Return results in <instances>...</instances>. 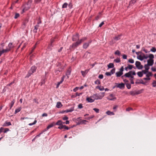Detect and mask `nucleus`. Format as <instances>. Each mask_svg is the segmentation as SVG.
I'll list each match as a JSON object with an SVG mask.
<instances>
[{
  "instance_id": "f257e3e1",
  "label": "nucleus",
  "mask_w": 156,
  "mask_h": 156,
  "mask_svg": "<svg viewBox=\"0 0 156 156\" xmlns=\"http://www.w3.org/2000/svg\"><path fill=\"white\" fill-rule=\"evenodd\" d=\"M37 68L36 67L34 66H32L29 71L28 73L26 76L25 78H29L33 73L35 72Z\"/></svg>"
},
{
  "instance_id": "f03ea898",
  "label": "nucleus",
  "mask_w": 156,
  "mask_h": 156,
  "mask_svg": "<svg viewBox=\"0 0 156 156\" xmlns=\"http://www.w3.org/2000/svg\"><path fill=\"white\" fill-rule=\"evenodd\" d=\"M136 73L134 71H130L129 72L125 73L124 74V75L122 76L121 77V78L122 79H123L124 77H129L131 75H136Z\"/></svg>"
},
{
  "instance_id": "7ed1b4c3",
  "label": "nucleus",
  "mask_w": 156,
  "mask_h": 156,
  "mask_svg": "<svg viewBox=\"0 0 156 156\" xmlns=\"http://www.w3.org/2000/svg\"><path fill=\"white\" fill-rule=\"evenodd\" d=\"M80 44V42L78 41L76 42L73 43L72 45H70L69 47V49L70 50H71L72 49L74 50L75 48H76Z\"/></svg>"
},
{
  "instance_id": "20e7f679",
  "label": "nucleus",
  "mask_w": 156,
  "mask_h": 156,
  "mask_svg": "<svg viewBox=\"0 0 156 156\" xmlns=\"http://www.w3.org/2000/svg\"><path fill=\"white\" fill-rule=\"evenodd\" d=\"M124 71V68L123 66L121 67L119 72H117L115 75L117 77H119L121 76L123 74V71Z\"/></svg>"
},
{
  "instance_id": "39448f33",
  "label": "nucleus",
  "mask_w": 156,
  "mask_h": 156,
  "mask_svg": "<svg viewBox=\"0 0 156 156\" xmlns=\"http://www.w3.org/2000/svg\"><path fill=\"white\" fill-rule=\"evenodd\" d=\"M135 65L136 67L138 69H142L143 67V65H141L140 62L138 61H136V62Z\"/></svg>"
},
{
  "instance_id": "423d86ee",
  "label": "nucleus",
  "mask_w": 156,
  "mask_h": 156,
  "mask_svg": "<svg viewBox=\"0 0 156 156\" xmlns=\"http://www.w3.org/2000/svg\"><path fill=\"white\" fill-rule=\"evenodd\" d=\"M115 85H116L114 87H116L121 89L125 87V85L123 83H115Z\"/></svg>"
},
{
  "instance_id": "0eeeda50",
  "label": "nucleus",
  "mask_w": 156,
  "mask_h": 156,
  "mask_svg": "<svg viewBox=\"0 0 156 156\" xmlns=\"http://www.w3.org/2000/svg\"><path fill=\"white\" fill-rule=\"evenodd\" d=\"M79 34H76L75 35H73L72 38V41H79Z\"/></svg>"
},
{
  "instance_id": "6e6552de",
  "label": "nucleus",
  "mask_w": 156,
  "mask_h": 156,
  "mask_svg": "<svg viewBox=\"0 0 156 156\" xmlns=\"http://www.w3.org/2000/svg\"><path fill=\"white\" fill-rule=\"evenodd\" d=\"M116 98L114 97L113 94H111L107 97V99L109 100L113 101L116 99Z\"/></svg>"
},
{
  "instance_id": "1a4fd4ad",
  "label": "nucleus",
  "mask_w": 156,
  "mask_h": 156,
  "mask_svg": "<svg viewBox=\"0 0 156 156\" xmlns=\"http://www.w3.org/2000/svg\"><path fill=\"white\" fill-rule=\"evenodd\" d=\"M91 41H89L88 42L85 43L83 45V48L84 49H86L89 46V44L91 43Z\"/></svg>"
},
{
  "instance_id": "9d476101",
  "label": "nucleus",
  "mask_w": 156,
  "mask_h": 156,
  "mask_svg": "<svg viewBox=\"0 0 156 156\" xmlns=\"http://www.w3.org/2000/svg\"><path fill=\"white\" fill-rule=\"evenodd\" d=\"M147 65L149 66H152L154 64V60L153 59H148L147 61Z\"/></svg>"
},
{
  "instance_id": "9b49d317",
  "label": "nucleus",
  "mask_w": 156,
  "mask_h": 156,
  "mask_svg": "<svg viewBox=\"0 0 156 156\" xmlns=\"http://www.w3.org/2000/svg\"><path fill=\"white\" fill-rule=\"evenodd\" d=\"M28 20L27 19H26L24 21L22 25L23 28H25L27 26V24L28 22Z\"/></svg>"
},
{
  "instance_id": "f8f14e48",
  "label": "nucleus",
  "mask_w": 156,
  "mask_h": 156,
  "mask_svg": "<svg viewBox=\"0 0 156 156\" xmlns=\"http://www.w3.org/2000/svg\"><path fill=\"white\" fill-rule=\"evenodd\" d=\"M74 108L73 107L71 108L70 109H67L63 112H62V113H63L64 112L68 113L69 112H71L74 111Z\"/></svg>"
},
{
  "instance_id": "ddd939ff",
  "label": "nucleus",
  "mask_w": 156,
  "mask_h": 156,
  "mask_svg": "<svg viewBox=\"0 0 156 156\" xmlns=\"http://www.w3.org/2000/svg\"><path fill=\"white\" fill-rule=\"evenodd\" d=\"M83 93H78V92H76L75 94H73L71 96L72 98H75L77 96H80Z\"/></svg>"
},
{
  "instance_id": "4468645a",
  "label": "nucleus",
  "mask_w": 156,
  "mask_h": 156,
  "mask_svg": "<svg viewBox=\"0 0 156 156\" xmlns=\"http://www.w3.org/2000/svg\"><path fill=\"white\" fill-rule=\"evenodd\" d=\"M30 8V6H28V4L26 5L25 7L23 9V11L25 12V11L27 10Z\"/></svg>"
},
{
  "instance_id": "2eb2a0df",
  "label": "nucleus",
  "mask_w": 156,
  "mask_h": 156,
  "mask_svg": "<svg viewBox=\"0 0 156 156\" xmlns=\"http://www.w3.org/2000/svg\"><path fill=\"white\" fill-rule=\"evenodd\" d=\"M86 100L89 102L92 103L94 101V100L90 98L87 97L86 98Z\"/></svg>"
},
{
  "instance_id": "dca6fc26",
  "label": "nucleus",
  "mask_w": 156,
  "mask_h": 156,
  "mask_svg": "<svg viewBox=\"0 0 156 156\" xmlns=\"http://www.w3.org/2000/svg\"><path fill=\"white\" fill-rule=\"evenodd\" d=\"M11 125V123L9 122L6 121L3 125V126H7Z\"/></svg>"
},
{
  "instance_id": "f3484780",
  "label": "nucleus",
  "mask_w": 156,
  "mask_h": 156,
  "mask_svg": "<svg viewBox=\"0 0 156 156\" xmlns=\"http://www.w3.org/2000/svg\"><path fill=\"white\" fill-rule=\"evenodd\" d=\"M62 105L61 103L59 101L56 104V107L58 108H59L62 107Z\"/></svg>"
},
{
  "instance_id": "a211bd4d",
  "label": "nucleus",
  "mask_w": 156,
  "mask_h": 156,
  "mask_svg": "<svg viewBox=\"0 0 156 156\" xmlns=\"http://www.w3.org/2000/svg\"><path fill=\"white\" fill-rule=\"evenodd\" d=\"M14 46L12 45V43H10L9 44L8 46L7 47V48L8 49H9V50L10 51L11 49L13 48Z\"/></svg>"
},
{
  "instance_id": "6ab92c4d",
  "label": "nucleus",
  "mask_w": 156,
  "mask_h": 156,
  "mask_svg": "<svg viewBox=\"0 0 156 156\" xmlns=\"http://www.w3.org/2000/svg\"><path fill=\"white\" fill-rule=\"evenodd\" d=\"M63 124V122L61 120H59L57 122L55 123V125H62Z\"/></svg>"
},
{
  "instance_id": "aec40b11",
  "label": "nucleus",
  "mask_w": 156,
  "mask_h": 156,
  "mask_svg": "<svg viewBox=\"0 0 156 156\" xmlns=\"http://www.w3.org/2000/svg\"><path fill=\"white\" fill-rule=\"evenodd\" d=\"M55 125V123L54 122H53L51 124L49 125L47 128V129H48L49 128L52 127Z\"/></svg>"
},
{
  "instance_id": "412c9836",
  "label": "nucleus",
  "mask_w": 156,
  "mask_h": 156,
  "mask_svg": "<svg viewBox=\"0 0 156 156\" xmlns=\"http://www.w3.org/2000/svg\"><path fill=\"white\" fill-rule=\"evenodd\" d=\"M121 36V35H119L118 36H116L114 38V39L115 41H118L120 39Z\"/></svg>"
},
{
  "instance_id": "4be33fe9",
  "label": "nucleus",
  "mask_w": 156,
  "mask_h": 156,
  "mask_svg": "<svg viewBox=\"0 0 156 156\" xmlns=\"http://www.w3.org/2000/svg\"><path fill=\"white\" fill-rule=\"evenodd\" d=\"M108 68H113L114 67V65L113 63H110L108 65Z\"/></svg>"
},
{
  "instance_id": "5701e85b",
  "label": "nucleus",
  "mask_w": 156,
  "mask_h": 156,
  "mask_svg": "<svg viewBox=\"0 0 156 156\" xmlns=\"http://www.w3.org/2000/svg\"><path fill=\"white\" fill-rule=\"evenodd\" d=\"M95 99L98 100V99H101L102 98V97H104V95H103V96H98L96 94L95 95Z\"/></svg>"
},
{
  "instance_id": "b1692460",
  "label": "nucleus",
  "mask_w": 156,
  "mask_h": 156,
  "mask_svg": "<svg viewBox=\"0 0 156 156\" xmlns=\"http://www.w3.org/2000/svg\"><path fill=\"white\" fill-rule=\"evenodd\" d=\"M71 72V69H69L66 73V75L67 76V78H69V76L70 75Z\"/></svg>"
},
{
  "instance_id": "393cba45",
  "label": "nucleus",
  "mask_w": 156,
  "mask_h": 156,
  "mask_svg": "<svg viewBox=\"0 0 156 156\" xmlns=\"http://www.w3.org/2000/svg\"><path fill=\"white\" fill-rule=\"evenodd\" d=\"M137 58L138 59H139L141 61H142L144 59L142 55H138Z\"/></svg>"
},
{
  "instance_id": "a878e982",
  "label": "nucleus",
  "mask_w": 156,
  "mask_h": 156,
  "mask_svg": "<svg viewBox=\"0 0 156 156\" xmlns=\"http://www.w3.org/2000/svg\"><path fill=\"white\" fill-rule=\"evenodd\" d=\"M87 39L86 37H83L82 38L79 40V41L80 42V43L81 44L82 42L86 40Z\"/></svg>"
},
{
  "instance_id": "bb28decb",
  "label": "nucleus",
  "mask_w": 156,
  "mask_h": 156,
  "mask_svg": "<svg viewBox=\"0 0 156 156\" xmlns=\"http://www.w3.org/2000/svg\"><path fill=\"white\" fill-rule=\"evenodd\" d=\"M10 50L9 49H8V48H7L6 49H3L2 51L3 53H7L8 51H9Z\"/></svg>"
},
{
  "instance_id": "cd10ccee",
  "label": "nucleus",
  "mask_w": 156,
  "mask_h": 156,
  "mask_svg": "<svg viewBox=\"0 0 156 156\" xmlns=\"http://www.w3.org/2000/svg\"><path fill=\"white\" fill-rule=\"evenodd\" d=\"M141 55H142V56L144 59H146L148 58V56L147 55H145L144 53L141 52Z\"/></svg>"
},
{
  "instance_id": "c85d7f7f",
  "label": "nucleus",
  "mask_w": 156,
  "mask_h": 156,
  "mask_svg": "<svg viewBox=\"0 0 156 156\" xmlns=\"http://www.w3.org/2000/svg\"><path fill=\"white\" fill-rule=\"evenodd\" d=\"M15 103V101L14 100L12 101H11V102L10 103L9 105H10V109H11L12 108L14 104Z\"/></svg>"
},
{
  "instance_id": "c756f323",
  "label": "nucleus",
  "mask_w": 156,
  "mask_h": 156,
  "mask_svg": "<svg viewBox=\"0 0 156 156\" xmlns=\"http://www.w3.org/2000/svg\"><path fill=\"white\" fill-rule=\"evenodd\" d=\"M128 68L129 69H131L133 68H134V69H136V68L135 67H133V66L132 65H128V66H127Z\"/></svg>"
},
{
  "instance_id": "7c9ffc66",
  "label": "nucleus",
  "mask_w": 156,
  "mask_h": 156,
  "mask_svg": "<svg viewBox=\"0 0 156 156\" xmlns=\"http://www.w3.org/2000/svg\"><path fill=\"white\" fill-rule=\"evenodd\" d=\"M106 113L108 115H114V114L113 112H111L109 111H107Z\"/></svg>"
},
{
  "instance_id": "2f4dec72",
  "label": "nucleus",
  "mask_w": 156,
  "mask_h": 156,
  "mask_svg": "<svg viewBox=\"0 0 156 156\" xmlns=\"http://www.w3.org/2000/svg\"><path fill=\"white\" fill-rule=\"evenodd\" d=\"M150 58L149 59H153V58H154V55L152 54H150L148 56V58Z\"/></svg>"
},
{
  "instance_id": "473e14b6",
  "label": "nucleus",
  "mask_w": 156,
  "mask_h": 156,
  "mask_svg": "<svg viewBox=\"0 0 156 156\" xmlns=\"http://www.w3.org/2000/svg\"><path fill=\"white\" fill-rule=\"evenodd\" d=\"M141 51H144L146 53H149L150 52V51H149L147 49H145L144 48H142Z\"/></svg>"
},
{
  "instance_id": "72a5a7b5",
  "label": "nucleus",
  "mask_w": 156,
  "mask_h": 156,
  "mask_svg": "<svg viewBox=\"0 0 156 156\" xmlns=\"http://www.w3.org/2000/svg\"><path fill=\"white\" fill-rule=\"evenodd\" d=\"M137 75L140 77H142L143 76L142 72H138L137 73Z\"/></svg>"
},
{
  "instance_id": "f704fd0d",
  "label": "nucleus",
  "mask_w": 156,
  "mask_h": 156,
  "mask_svg": "<svg viewBox=\"0 0 156 156\" xmlns=\"http://www.w3.org/2000/svg\"><path fill=\"white\" fill-rule=\"evenodd\" d=\"M114 62L116 63H119L120 62V60L119 58H118L116 59H114Z\"/></svg>"
},
{
  "instance_id": "c9c22d12",
  "label": "nucleus",
  "mask_w": 156,
  "mask_h": 156,
  "mask_svg": "<svg viewBox=\"0 0 156 156\" xmlns=\"http://www.w3.org/2000/svg\"><path fill=\"white\" fill-rule=\"evenodd\" d=\"M21 107H19V108L16 109L15 110V113H16L19 112L21 110Z\"/></svg>"
},
{
  "instance_id": "e433bc0d",
  "label": "nucleus",
  "mask_w": 156,
  "mask_h": 156,
  "mask_svg": "<svg viewBox=\"0 0 156 156\" xmlns=\"http://www.w3.org/2000/svg\"><path fill=\"white\" fill-rule=\"evenodd\" d=\"M149 66V65H148L147 64H145L144 65V68H145V70H146L148 71V70H149V68H150Z\"/></svg>"
},
{
  "instance_id": "4c0bfd02",
  "label": "nucleus",
  "mask_w": 156,
  "mask_h": 156,
  "mask_svg": "<svg viewBox=\"0 0 156 156\" xmlns=\"http://www.w3.org/2000/svg\"><path fill=\"white\" fill-rule=\"evenodd\" d=\"M152 74L151 72H148V73H147L146 76L147 77H149L150 76H152Z\"/></svg>"
},
{
  "instance_id": "58836bf2",
  "label": "nucleus",
  "mask_w": 156,
  "mask_h": 156,
  "mask_svg": "<svg viewBox=\"0 0 156 156\" xmlns=\"http://www.w3.org/2000/svg\"><path fill=\"white\" fill-rule=\"evenodd\" d=\"M65 76H63L60 82H58V83H59L60 84L62 83V82L63 81L64 78L65 77Z\"/></svg>"
},
{
  "instance_id": "ea45409f",
  "label": "nucleus",
  "mask_w": 156,
  "mask_h": 156,
  "mask_svg": "<svg viewBox=\"0 0 156 156\" xmlns=\"http://www.w3.org/2000/svg\"><path fill=\"white\" fill-rule=\"evenodd\" d=\"M150 51H151L153 52H155L156 51V49L155 48L153 47L151 49Z\"/></svg>"
},
{
  "instance_id": "a19ab883",
  "label": "nucleus",
  "mask_w": 156,
  "mask_h": 156,
  "mask_svg": "<svg viewBox=\"0 0 156 156\" xmlns=\"http://www.w3.org/2000/svg\"><path fill=\"white\" fill-rule=\"evenodd\" d=\"M53 45H52V44L50 43L48 45V48L50 50H51V48L53 47Z\"/></svg>"
},
{
  "instance_id": "79ce46f5",
  "label": "nucleus",
  "mask_w": 156,
  "mask_h": 156,
  "mask_svg": "<svg viewBox=\"0 0 156 156\" xmlns=\"http://www.w3.org/2000/svg\"><path fill=\"white\" fill-rule=\"evenodd\" d=\"M95 83L97 84H99L100 83V81L98 79L95 81Z\"/></svg>"
},
{
  "instance_id": "37998d69",
  "label": "nucleus",
  "mask_w": 156,
  "mask_h": 156,
  "mask_svg": "<svg viewBox=\"0 0 156 156\" xmlns=\"http://www.w3.org/2000/svg\"><path fill=\"white\" fill-rule=\"evenodd\" d=\"M115 68L113 69L110 71L111 73L112 74H114L115 73Z\"/></svg>"
},
{
  "instance_id": "c03bdc74",
  "label": "nucleus",
  "mask_w": 156,
  "mask_h": 156,
  "mask_svg": "<svg viewBox=\"0 0 156 156\" xmlns=\"http://www.w3.org/2000/svg\"><path fill=\"white\" fill-rule=\"evenodd\" d=\"M68 5V4L66 3H64L62 5V8H66Z\"/></svg>"
},
{
  "instance_id": "a18cd8bd",
  "label": "nucleus",
  "mask_w": 156,
  "mask_h": 156,
  "mask_svg": "<svg viewBox=\"0 0 156 156\" xmlns=\"http://www.w3.org/2000/svg\"><path fill=\"white\" fill-rule=\"evenodd\" d=\"M128 62L131 63H133L134 62V60L133 59H130L129 60Z\"/></svg>"
},
{
  "instance_id": "49530a36",
  "label": "nucleus",
  "mask_w": 156,
  "mask_h": 156,
  "mask_svg": "<svg viewBox=\"0 0 156 156\" xmlns=\"http://www.w3.org/2000/svg\"><path fill=\"white\" fill-rule=\"evenodd\" d=\"M126 87L128 89H130L131 87V85L129 83H127L126 84Z\"/></svg>"
},
{
  "instance_id": "de8ad7c7",
  "label": "nucleus",
  "mask_w": 156,
  "mask_h": 156,
  "mask_svg": "<svg viewBox=\"0 0 156 156\" xmlns=\"http://www.w3.org/2000/svg\"><path fill=\"white\" fill-rule=\"evenodd\" d=\"M9 129L8 128H4V130H3V131L4 133H5L7 132V131H9Z\"/></svg>"
},
{
  "instance_id": "09e8293b",
  "label": "nucleus",
  "mask_w": 156,
  "mask_h": 156,
  "mask_svg": "<svg viewBox=\"0 0 156 156\" xmlns=\"http://www.w3.org/2000/svg\"><path fill=\"white\" fill-rule=\"evenodd\" d=\"M153 87H155L156 86V81L154 80L152 83Z\"/></svg>"
},
{
  "instance_id": "8fccbe9b",
  "label": "nucleus",
  "mask_w": 156,
  "mask_h": 156,
  "mask_svg": "<svg viewBox=\"0 0 156 156\" xmlns=\"http://www.w3.org/2000/svg\"><path fill=\"white\" fill-rule=\"evenodd\" d=\"M93 110L97 113H99V109L97 108H94Z\"/></svg>"
},
{
  "instance_id": "3c124183",
  "label": "nucleus",
  "mask_w": 156,
  "mask_h": 156,
  "mask_svg": "<svg viewBox=\"0 0 156 156\" xmlns=\"http://www.w3.org/2000/svg\"><path fill=\"white\" fill-rule=\"evenodd\" d=\"M87 122V121L86 120H82L80 122V124H86V122Z\"/></svg>"
},
{
  "instance_id": "603ef678",
  "label": "nucleus",
  "mask_w": 156,
  "mask_h": 156,
  "mask_svg": "<svg viewBox=\"0 0 156 156\" xmlns=\"http://www.w3.org/2000/svg\"><path fill=\"white\" fill-rule=\"evenodd\" d=\"M37 122V120H35L33 123H29L28 125L29 126H32V125L35 124Z\"/></svg>"
},
{
  "instance_id": "864d4df0",
  "label": "nucleus",
  "mask_w": 156,
  "mask_h": 156,
  "mask_svg": "<svg viewBox=\"0 0 156 156\" xmlns=\"http://www.w3.org/2000/svg\"><path fill=\"white\" fill-rule=\"evenodd\" d=\"M115 55H119L120 54V52L119 50H117L115 53Z\"/></svg>"
},
{
  "instance_id": "5fc2aeb1",
  "label": "nucleus",
  "mask_w": 156,
  "mask_h": 156,
  "mask_svg": "<svg viewBox=\"0 0 156 156\" xmlns=\"http://www.w3.org/2000/svg\"><path fill=\"white\" fill-rule=\"evenodd\" d=\"M20 16V14L19 13H16L15 15V16L14 17V18L15 19H17V18H18Z\"/></svg>"
},
{
  "instance_id": "6e6d98bb",
  "label": "nucleus",
  "mask_w": 156,
  "mask_h": 156,
  "mask_svg": "<svg viewBox=\"0 0 156 156\" xmlns=\"http://www.w3.org/2000/svg\"><path fill=\"white\" fill-rule=\"evenodd\" d=\"M142 72L143 74L144 73V74H147V73H148V71L146 70H142Z\"/></svg>"
},
{
  "instance_id": "4d7b16f0",
  "label": "nucleus",
  "mask_w": 156,
  "mask_h": 156,
  "mask_svg": "<svg viewBox=\"0 0 156 156\" xmlns=\"http://www.w3.org/2000/svg\"><path fill=\"white\" fill-rule=\"evenodd\" d=\"M63 128L66 130H68V129H69L70 128H69V127L67 126L66 125H64V128Z\"/></svg>"
},
{
  "instance_id": "13d9d810",
  "label": "nucleus",
  "mask_w": 156,
  "mask_h": 156,
  "mask_svg": "<svg viewBox=\"0 0 156 156\" xmlns=\"http://www.w3.org/2000/svg\"><path fill=\"white\" fill-rule=\"evenodd\" d=\"M105 75L107 76H111L112 74L110 72H106L105 73Z\"/></svg>"
},
{
  "instance_id": "bf43d9fd",
  "label": "nucleus",
  "mask_w": 156,
  "mask_h": 156,
  "mask_svg": "<svg viewBox=\"0 0 156 156\" xmlns=\"http://www.w3.org/2000/svg\"><path fill=\"white\" fill-rule=\"evenodd\" d=\"M78 107L80 109L82 108H83L82 105L81 104H79L78 105Z\"/></svg>"
},
{
  "instance_id": "052dcab7",
  "label": "nucleus",
  "mask_w": 156,
  "mask_h": 156,
  "mask_svg": "<svg viewBox=\"0 0 156 156\" xmlns=\"http://www.w3.org/2000/svg\"><path fill=\"white\" fill-rule=\"evenodd\" d=\"M63 128H64V125H60V126H59L58 127V129H63Z\"/></svg>"
},
{
  "instance_id": "680f3d73",
  "label": "nucleus",
  "mask_w": 156,
  "mask_h": 156,
  "mask_svg": "<svg viewBox=\"0 0 156 156\" xmlns=\"http://www.w3.org/2000/svg\"><path fill=\"white\" fill-rule=\"evenodd\" d=\"M104 24V22H102L99 25V27H101L102 25H103Z\"/></svg>"
},
{
  "instance_id": "e2e57ef3",
  "label": "nucleus",
  "mask_w": 156,
  "mask_h": 156,
  "mask_svg": "<svg viewBox=\"0 0 156 156\" xmlns=\"http://www.w3.org/2000/svg\"><path fill=\"white\" fill-rule=\"evenodd\" d=\"M132 110H133V108H128L126 109V111H129Z\"/></svg>"
},
{
  "instance_id": "0e129e2a",
  "label": "nucleus",
  "mask_w": 156,
  "mask_h": 156,
  "mask_svg": "<svg viewBox=\"0 0 156 156\" xmlns=\"http://www.w3.org/2000/svg\"><path fill=\"white\" fill-rule=\"evenodd\" d=\"M68 119L69 118H68V117H67L66 116H65L62 119L63 120H68Z\"/></svg>"
},
{
  "instance_id": "69168bd1",
  "label": "nucleus",
  "mask_w": 156,
  "mask_h": 156,
  "mask_svg": "<svg viewBox=\"0 0 156 156\" xmlns=\"http://www.w3.org/2000/svg\"><path fill=\"white\" fill-rule=\"evenodd\" d=\"M130 94L131 95H135V93L134 91H131L130 92Z\"/></svg>"
},
{
  "instance_id": "338daca9",
  "label": "nucleus",
  "mask_w": 156,
  "mask_h": 156,
  "mask_svg": "<svg viewBox=\"0 0 156 156\" xmlns=\"http://www.w3.org/2000/svg\"><path fill=\"white\" fill-rule=\"evenodd\" d=\"M98 77L99 78H100V79H102L103 78V76L102 74L100 75Z\"/></svg>"
},
{
  "instance_id": "774afa93",
  "label": "nucleus",
  "mask_w": 156,
  "mask_h": 156,
  "mask_svg": "<svg viewBox=\"0 0 156 156\" xmlns=\"http://www.w3.org/2000/svg\"><path fill=\"white\" fill-rule=\"evenodd\" d=\"M78 89H79V87H76L73 89V91L74 92H76V91H77L78 90Z\"/></svg>"
}]
</instances>
